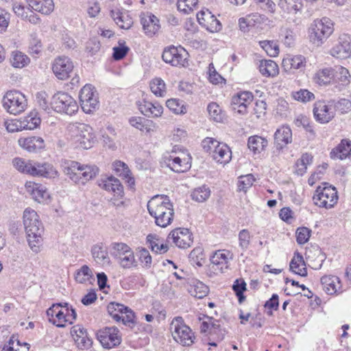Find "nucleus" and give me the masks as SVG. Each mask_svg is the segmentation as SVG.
<instances>
[{
	"label": "nucleus",
	"mask_w": 351,
	"mask_h": 351,
	"mask_svg": "<svg viewBox=\"0 0 351 351\" xmlns=\"http://www.w3.org/2000/svg\"><path fill=\"white\" fill-rule=\"evenodd\" d=\"M23 222L31 249L37 252L42 243L44 227L37 213L31 208L23 211Z\"/></svg>",
	"instance_id": "obj_1"
},
{
	"label": "nucleus",
	"mask_w": 351,
	"mask_h": 351,
	"mask_svg": "<svg viewBox=\"0 0 351 351\" xmlns=\"http://www.w3.org/2000/svg\"><path fill=\"white\" fill-rule=\"evenodd\" d=\"M69 141L72 147L80 149L92 148L96 143L93 129L85 123H75L69 126Z\"/></svg>",
	"instance_id": "obj_2"
},
{
	"label": "nucleus",
	"mask_w": 351,
	"mask_h": 351,
	"mask_svg": "<svg viewBox=\"0 0 351 351\" xmlns=\"http://www.w3.org/2000/svg\"><path fill=\"white\" fill-rule=\"evenodd\" d=\"M49 322L58 328L73 324L77 319V313L67 302L53 304L47 311Z\"/></svg>",
	"instance_id": "obj_3"
},
{
	"label": "nucleus",
	"mask_w": 351,
	"mask_h": 351,
	"mask_svg": "<svg viewBox=\"0 0 351 351\" xmlns=\"http://www.w3.org/2000/svg\"><path fill=\"white\" fill-rule=\"evenodd\" d=\"M334 32L333 22L327 17L313 21L308 27V34L310 43L321 47Z\"/></svg>",
	"instance_id": "obj_4"
},
{
	"label": "nucleus",
	"mask_w": 351,
	"mask_h": 351,
	"mask_svg": "<svg viewBox=\"0 0 351 351\" xmlns=\"http://www.w3.org/2000/svg\"><path fill=\"white\" fill-rule=\"evenodd\" d=\"M191 156L186 150H181L178 152L176 149L171 153L163 155L160 165L166 166L171 171L176 173L187 171L191 167Z\"/></svg>",
	"instance_id": "obj_5"
},
{
	"label": "nucleus",
	"mask_w": 351,
	"mask_h": 351,
	"mask_svg": "<svg viewBox=\"0 0 351 351\" xmlns=\"http://www.w3.org/2000/svg\"><path fill=\"white\" fill-rule=\"evenodd\" d=\"M204 149L218 164L225 165L232 159V151L224 143L219 142L214 138L207 137L202 141Z\"/></svg>",
	"instance_id": "obj_6"
},
{
	"label": "nucleus",
	"mask_w": 351,
	"mask_h": 351,
	"mask_svg": "<svg viewBox=\"0 0 351 351\" xmlns=\"http://www.w3.org/2000/svg\"><path fill=\"white\" fill-rule=\"evenodd\" d=\"M98 171L95 165H84L76 161H69L64 167V173L75 182L84 183L95 177Z\"/></svg>",
	"instance_id": "obj_7"
},
{
	"label": "nucleus",
	"mask_w": 351,
	"mask_h": 351,
	"mask_svg": "<svg viewBox=\"0 0 351 351\" xmlns=\"http://www.w3.org/2000/svg\"><path fill=\"white\" fill-rule=\"evenodd\" d=\"M313 200L314 204L319 208H332L338 201L337 191L335 187L328 183H323L316 189Z\"/></svg>",
	"instance_id": "obj_8"
},
{
	"label": "nucleus",
	"mask_w": 351,
	"mask_h": 351,
	"mask_svg": "<svg viewBox=\"0 0 351 351\" xmlns=\"http://www.w3.org/2000/svg\"><path fill=\"white\" fill-rule=\"evenodd\" d=\"M1 103L4 110L14 115L22 113L27 107L26 96L19 90L8 91L3 97Z\"/></svg>",
	"instance_id": "obj_9"
},
{
	"label": "nucleus",
	"mask_w": 351,
	"mask_h": 351,
	"mask_svg": "<svg viewBox=\"0 0 351 351\" xmlns=\"http://www.w3.org/2000/svg\"><path fill=\"white\" fill-rule=\"evenodd\" d=\"M51 108L58 113L68 115L75 114L79 108L75 99L64 92H58L53 96Z\"/></svg>",
	"instance_id": "obj_10"
},
{
	"label": "nucleus",
	"mask_w": 351,
	"mask_h": 351,
	"mask_svg": "<svg viewBox=\"0 0 351 351\" xmlns=\"http://www.w3.org/2000/svg\"><path fill=\"white\" fill-rule=\"evenodd\" d=\"M171 331L173 339L184 346L193 344L195 339L191 329L186 326L180 317L174 318L171 323Z\"/></svg>",
	"instance_id": "obj_11"
},
{
	"label": "nucleus",
	"mask_w": 351,
	"mask_h": 351,
	"mask_svg": "<svg viewBox=\"0 0 351 351\" xmlns=\"http://www.w3.org/2000/svg\"><path fill=\"white\" fill-rule=\"evenodd\" d=\"M162 60L174 66L188 65V52L181 46H171L165 49L162 55Z\"/></svg>",
	"instance_id": "obj_12"
},
{
	"label": "nucleus",
	"mask_w": 351,
	"mask_h": 351,
	"mask_svg": "<svg viewBox=\"0 0 351 351\" xmlns=\"http://www.w3.org/2000/svg\"><path fill=\"white\" fill-rule=\"evenodd\" d=\"M81 107L85 113H91L98 105V95L95 88L91 84H87L80 92Z\"/></svg>",
	"instance_id": "obj_13"
},
{
	"label": "nucleus",
	"mask_w": 351,
	"mask_h": 351,
	"mask_svg": "<svg viewBox=\"0 0 351 351\" xmlns=\"http://www.w3.org/2000/svg\"><path fill=\"white\" fill-rule=\"evenodd\" d=\"M97 339L106 349H111L119 346L121 342L119 330L115 326H107L97 332Z\"/></svg>",
	"instance_id": "obj_14"
},
{
	"label": "nucleus",
	"mask_w": 351,
	"mask_h": 351,
	"mask_svg": "<svg viewBox=\"0 0 351 351\" xmlns=\"http://www.w3.org/2000/svg\"><path fill=\"white\" fill-rule=\"evenodd\" d=\"M74 68L71 60L66 56L56 58L52 62V71L60 80H66L70 76Z\"/></svg>",
	"instance_id": "obj_15"
},
{
	"label": "nucleus",
	"mask_w": 351,
	"mask_h": 351,
	"mask_svg": "<svg viewBox=\"0 0 351 351\" xmlns=\"http://www.w3.org/2000/svg\"><path fill=\"white\" fill-rule=\"evenodd\" d=\"M329 53L335 58L346 59L351 56V37L346 34H341L337 43L330 49Z\"/></svg>",
	"instance_id": "obj_16"
},
{
	"label": "nucleus",
	"mask_w": 351,
	"mask_h": 351,
	"mask_svg": "<svg viewBox=\"0 0 351 351\" xmlns=\"http://www.w3.org/2000/svg\"><path fill=\"white\" fill-rule=\"evenodd\" d=\"M254 99L253 94L250 91H241L232 96L231 108L237 114L244 115L247 113L248 106Z\"/></svg>",
	"instance_id": "obj_17"
},
{
	"label": "nucleus",
	"mask_w": 351,
	"mask_h": 351,
	"mask_svg": "<svg viewBox=\"0 0 351 351\" xmlns=\"http://www.w3.org/2000/svg\"><path fill=\"white\" fill-rule=\"evenodd\" d=\"M313 114L317 121L327 123L335 117V112L332 104L319 100L314 104Z\"/></svg>",
	"instance_id": "obj_18"
},
{
	"label": "nucleus",
	"mask_w": 351,
	"mask_h": 351,
	"mask_svg": "<svg viewBox=\"0 0 351 351\" xmlns=\"http://www.w3.org/2000/svg\"><path fill=\"white\" fill-rule=\"evenodd\" d=\"M27 193L38 203H47L50 199V195L47 188L40 183L28 181L25 184Z\"/></svg>",
	"instance_id": "obj_19"
},
{
	"label": "nucleus",
	"mask_w": 351,
	"mask_h": 351,
	"mask_svg": "<svg viewBox=\"0 0 351 351\" xmlns=\"http://www.w3.org/2000/svg\"><path fill=\"white\" fill-rule=\"evenodd\" d=\"M197 20L201 26L210 32H219L221 28L219 21L208 9L197 12Z\"/></svg>",
	"instance_id": "obj_20"
},
{
	"label": "nucleus",
	"mask_w": 351,
	"mask_h": 351,
	"mask_svg": "<svg viewBox=\"0 0 351 351\" xmlns=\"http://www.w3.org/2000/svg\"><path fill=\"white\" fill-rule=\"evenodd\" d=\"M173 243L179 248L185 249L191 246L193 243L192 234L187 228H176L172 230L169 237Z\"/></svg>",
	"instance_id": "obj_21"
},
{
	"label": "nucleus",
	"mask_w": 351,
	"mask_h": 351,
	"mask_svg": "<svg viewBox=\"0 0 351 351\" xmlns=\"http://www.w3.org/2000/svg\"><path fill=\"white\" fill-rule=\"evenodd\" d=\"M233 258V254L228 250L215 251L210 256V262L215 270L223 273L228 268L229 262Z\"/></svg>",
	"instance_id": "obj_22"
},
{
	"label": "nucleus",
	"mask_w": 351,
	"mask_h": 351,
	"mask_svg": "<svg viewBox=\"0 0 351 351\" xmlns=\"http://www.w3.org/2000/svg\"><path fill=\"white\" fill-rule=\"evenodd\" d=\"M18 143L21 148L31 153H37L45 147L44 139L37 136L21 137Z\"/></svg>",
	"instance_id": "obj_23"
},
{
	"label": "nucleus",
	"mask_w": 351,
	"mask_h": 351,
	"mask_svg": "<svg viewBox=\"0 0 351 351\" xmlns=\"http://www.w3.org/2000/svg\"><path fill=\"white\" fill-rule=\"evenodd\" d=\"M321 284L324 291L328 295L338 294L343 291L340 279L336 276H324L321 278Z\"/></svg>",
	"instance_id": "obj_24"
},
{
	"label": "nucleus",
	"mask_w": 351,
	"mask_h": 351,
	"mask_svg": "<svg viewBox=\"0 0 351 351\" xmlns=\"http://www.w3.org/2000/svg\"><path fill=\"white\" fill-rule=\"evenodd\" d=\"M32 176L55 178L58 176V172L53 165L49 162H38L35 161Z\"/></svg>",
	"instance_id": "obj_25"
},
{
	"label": "nucleus",
	"mask_w": 351,
	"mask_h": 351,
	"mask_svg": "<svg viewBox=\"0 0 351 351\" xmlns=\"http://www.w3.org/2000/svg\"><path fill=\"white\" fill-rule=\"evenodd\" d=\"M91 254L95 262L99 265L103 267L109 266L111 263L108 253L102 243H98L93 245Z\"/></svg>",
	"instance_id": "obj_26"
},
{
	"label": "nucleus",
	"mask_w": 351,
	"mask_h": 351,
	"mask_svg": "<svg viewBox=\"0 0 351 351\" xmlns=\"http://www.w3.org/2000/svg\"><path fill=\"white\" fill-rule=\"evenodd\" d=\"M313 82L318 86H328L335 79L334 68L327 67L317 70L313 76Z\"/></svg>",
	"instance_id": "obj_27"
},
{
	"label": "nucleus",
	"mask_w": 351,
	"mask_h": 351,
	"mask_svg": "<svg viewBox=\"0 0 351 351\" xmlns=\"http://www.w3.org/2000/svg\"><path fill=\"white\" fill-rule=\"evenodd\" d=\"M292 142V131L289 126H282L274 134V143L278 149H282Z\"/></svg>",
	"instance_id": "obj_28"
},
{
	"label": "nucleus",
	"mask_w": 351,
	"mask_h": 351,
	"mask_svg": "<svg viewBox=\"0 0 351 351\" xmlns=\"http://www.w3.org/2000/svg\"><path fill=\"white\" fill-rule=\"evenodd\" d=\"M278 5L283 16L297 14L301 12L303 7L302 0H279Z\"/></svg>",
	"instance_id": "obj_29"
},
{
	"label": "nucleus",
	"mask_w": 351,
	"mask_h": 351,
	"mask_svg": "<svg viewBox=\"0 0 351 351\" xmlns=\"http://www.w3.org/2000/svg\"><path fill=\"white\" fill-rule=\"evenodd\" d=\"M188 291L192 296L202 299L208 294L209 289L201 281L191 279L189 282Z\"/></svg>",
	"instance_id": "obj_30"
},
{
	"label": "nucleus",
	"mask_w": 351,
	"mask_h": 351,
	"mask_svg": "<svg viewBox=\"0 0 351 351\" xmlns=\"http://www.w3.org/2000/svg\"><path fill=\"white\" fill-rule=\"evenodd\" d=\"M334 70L338 89L341 90L348 86L351 82V75L349 71L342 66H337L334 68Z\"/></svg>",
	"instance_id": "obj_31"
},
{
	"label": "nucleus",
	"mask_w": 351,
	"mask_h": 351,
	"mask_svg": "<svg viewBox=\"0 0 351 351\" xmlns=\"http://www.w3.org/2000/svg\"><path fill=\"white\" fill-rule=\"evenodd\" d=\"M111 16L121 29H129L133 24V20L128 12H121L119 10H112Z\"/></svg>",
	"instance_id": "obj_32"
},
{
	"label": "nucleus",
	"mask_w": 351,
	"mask_h": 351,
	"mask_svg": "<svg viewBox=\"0 0 351 351\" xmlns=\"http://www.w3.org/2000/svg\"><path fill=\"white\" fill-rule=\"evenodd\" d=\"M351 141L343 139L339 145L330 152V157L332 159L343 160L350 155Z\"/></svg>",
	"instance_id": "obj_33"
},
{
	"label": "nucleus",
	"mask_w": 351,
	"mask_h": 351,
	"mask_svg": "<svg viewBox=\"0 0 351 351\" xmlns=\"http://www.w3.org/2000/svg\"><path fill=\"white\" fill-rule=\"evenodd\" d=\"M290 270L295 274L301 276L307 275V269L303 256L298 252H295L290 263Z\"/></svg>",
	"instance_id": "obj_34"
},
{
	"label": "nucleus",
	"mask_w": 351,
	"mask_h": 351,
	"mask_svg": "<svg viewBox=\"0 0 351 351\" xmlns=\"http://www.w3.org/2000/svg\"><path fill=\"white\" fill-rule=\"evenodd\" d=\"M306 58L301 55L287 57L282 60V66L285 69H303L306 66Z\"/></svg>",
	"instance_id": "obj_35"
},
{
	"label": "nucleus",
	"mask_w": 351,
	"mask_h": 351,
	"mask_svg": "<svg viewBox=\"0 0 351 351\" xmlns=\"http://www.w3.org/2000/svg\"><path fill=\"white\" fill-rule=\"evenodd\" d=\"M258 69L260 73L266 77H274L278 74V66L271 60H263L260 61Z\"/></svg>",
	"instance_id": "obj_36"
},
{
	"label": "nucleus",
	"mask_w": 351,
	"mask_h": 351,
	"mask_svg": "<svg viewBox=\"0 0 351 351\" xmlns=\"http://www.w3.org/2000/svg\"><path fill=\"white\" fill-rule=\"evenodd\" d=\"M101 185L105 190L112 191L117 196H123V186L117 178L112 176L107 178L103 180Z\"/></svg>",
	"instance_id": "obj_37"
},
{
	"label": "nucleus",
	"mask_w": 351,
	"mask_h": 351,
	"mask_svg": "<svg viewBox=\"0 0 351 351\" xmlns=\"http://www.w3.org/2000/svg\"><path fill=\"white\" fill-rule=\"evenodd\" d=\"M34 162L35 160L19 157L12 160V165L17 171L30 176H32Z\"/></svg>",
	"instance_id": "obj_38"
},
{
	"label": "nucleus",
	"mask_w": 351,
	"mask_h": 351,
	"mask_svg": "<svg viewBox=\"0 0 351 351\" xmlns=\"http://www.w3.org/2000/svg\"><path fill=\"white\" fill-rule=\"evenodd\" d=\"M21 119L25 130H34L38 128L41 123L38 112L36 110H32L25 117H22Z\"/></svg>",
	"instance_id": "obj_39"
},
{
	"label": "nucleus",
	"mask_w": 351,
	"mask_h": 351,
	"mask_svg": "<svg viewBox=\"0 0 351 351\" xmlns=\"http://www.w3.org/2000/svg\"><path fill=\"white\" fill-rule=\"evenodd\" d=\"M30 6L35 11L45 15L51 14L54 10V3L53 0H34L32 1Z\"/></svg>",
	"instance_id": "obj_40"
},
{
	"label": "nucleus",
	"mask_w": 351,
	"mask_h": 351,
	"mask_svg": "<svg viewBox=\"0 0 351 351\" xmlns=\"http://www.w3.org/2000/svg\"><path fill=\"white\" fill-rule=\"evenodd\" d=\"M247 145L254 154L261 153L267 146V141L265 138L255 135L249 137Z\"/></svg>",
	"instance_id": "obj_41"
},
{
	"label": "nucleus",
	"mask_w": 351,
	"mask_h": 351,
	"mask_svg": "<svg viewBox=\"0 0 351 351\" xmlns=\"http://www.w3.org/2000/svg\"><path fill=\"white\" fill-rule=\"evenodd\" d=\"M75 279L81 284L90 283L94 279L92 269L88 265H84L75 271Z\"/></svg>",
	"instance_id": "obj_42"
},
{
	"label": "nucleus",
	"mask_w": 351,
	"mask_h": 351,
	"mask_svg": "<svg viewBox=\"0 0 351 351\" xmlns=\"http://www.w3.org/2000/svg\"><path fill=\"white\" fill-rule=\"evenodd\" d=\"M130 123L145 133H150L154 126L152 120L143 117H132L130 119Z\"/></svg>",
	"instance_id": "obj_43"
},
{
	"label": "nucleus",
	"mask_w": 351,
	"mask_h": 351,
	"mask_svg": "<svg viewBox=\"0 0 351 351\" xmlns=\"http://www.w3.org/2000/svg\"><path fill=\"white\" fill-rule=\"evenodd\" d=\"M140 18L145 34L149 37H152L154 35V15L151 12H143Z\"/></svg>",
	"instance_id": "obj_44"
},
{
	"label": "nucleus",
	"mask_w": 351,
	"mask_h": 351,
	"mask_svg": "<svg viewBox=\"0 0 351 351\" xmlns=\"http://www.w3.org/2000/svg\"><path fill=\"white\" fill-rule=\"evenodd\" d=\"M132 250L131 247L125 243L113 242L110 244V251L112 256L118 261Z\"/></svg>",
	"instance_id": "obj_45"
},
{
	"label": "nucleus",
	"mask_w": 351,
	"mask_h": 351,
	"mask_svg": "<svg viewBox=\"0 0 351 351\" xmlns=\"http://www.w3.org/2000/svg\"><path fill=\"white\" fill-rule=\"evenodd\" d=\"M313 161V156L307 153L303 154L295 165V173L298 176H303L307 170L308 165Z\"/></svg>",
	"instance_id": "obj_46"
},
{
	"label": "nucleus",
	"mask_w": 351,
	"mask_h": 351,
	"mask_svg": "<svg viewBox=\"0 0 351 351\" xmlns=\"http://www.w3.org/2000/svg\"><path fill=\"white\" fill-rule=\"evenodd\" d=\"M10 62L14 67L21 69L28 65L30 60L25 53L16 51L12 52Z\"/></svg>",
	"instance_id": "obj_47"
},
{
	"label": "nucleus",
	"mask_w": 351,
	"mask_h": 351,
	"mask_svg": "<svg viewBox=\"0 0 351 351\" xmlns=\"http://www.w3.org/2000/svg\"><path fill=\"white\" fill-rule=\"evenodd\" d=\"M167 211L165 213L158 210V213H155V223L161 228L167 227L173 220L174 213H170L169 210H167Z\"/></svg>",
	"instance_id": "obj_48"
},
{
	"label": "nucleus",
	"mask_w": 351,
	"mask_h": 351,
	"mask_svg": "<svg viewBox=\"0 0 351 351\" xmlns=\"http://www.w3.org/2000/svg\"><path fill=\"white\" fill-rule=\"evenodd\" d=\"M291 95L293 99L302 103H307L313 101L315 98L314 93L307 89L303 88L293 91Z\"/></svg>",
	"instance_id": "obj_49"
},
{
	"label": "nucleus",
	"mask_w": 351,
	"mask_h": 351,
	"mask_svg": "<svg viewBox=\"0 0 351 351\" xmlns=\"http://www.w3.org/2000/svg\"><path fill=\"white\" fill-rule=\"evenodd\" d=\"M190 262L193 265L201 267L205 261L204 250L201 247L194 248L189 254Z\"/></svg>",
	"instance_id": "obj_50"
},
{
	"label": "nucleus",
	"mask_w": 351,
	"mask_h": 351,
	"mask_svg": "<svg viewBox=\"0 0 351 351\" xmlns=\"http://www.w3.org/2000/svg\"><path fill=\"white\" fill-rule=\"evenodd\" d=\"M36 101L41 109L50 112L52 109L51 101H49V95L45 91H40L36 94Z\"/></svg>",
	"instance_id": "obj_51"
},
{
	"label": "nucleus",
	"mask_w": 351,
	"mask_h": 351,
	"mask_svg": "<svg viewBox=\"0 0 351 351\" xmlns=\"http://www.w3.org/2000/svg\"><path fill=\"white\" fill-rule=\"evenodd\" d=\"M210 195V190L209 187L204 185L199 186L193 191L191 197L193 200L198 202L206 201Z\"/></svg>",
	"instance_id": "obj_52"
},
{
	"label": "nucleus",
	"mask_w": 351,
	"mask_h": 351,
	"mask_svg": "<svg viewBox=\"0 0 351 351\" xmlns=\"http://www.w3.org/2000/svg\"><path fill=\"white\" fill-rule=\"evenodd\" d=\"M208 113L211 119L217 122H221L223 119V111L218 104L211 102L207 106Z\"/></svg>",
	"instance_id": "obj_53"
},
{
	"label": "nucleus",
	"mask_w": 351,
	"mask_h": 351,
	"mask_svg": "<svg viewBox=\"0 0 351 351\" xmlns=\"http://www.w3.org/2000/svg\"><path fill=\"white\" fill-rule=\"evenodd\" d=\"M259 45L271 57H276L279 53L278 45L273 40L260 41Z\"/></svg>",
	"instance_id": "obj_54"
},
{
	"label": "nucleus",
	"mask_w": 351,
	"mask_h": 351,
	"mask_svg": "<svg viewBox=\"0 0 351 351\" xmlns=\"http://www.w3.org/2000/svg\"><path fill=\"white\" fill-rule=\"evenodd\" d=\"M29 344H21L19 341L12 337L3 346L2 351H29Z\"/></svg>",
	"instance_id": "obj_55"
},
{
	"label": "nucleus",
	"mask_w": 351,
	"mask_h": 351,
	"mask_svg": "<svg viewBox=\"0 0 351 351\" xmlns=\"http://www.w3.org/2000/svg\"><path fill=\"white\" fill-rule=\"evenodd\" d=\"M167 107L175 114H185L186 108L182 101L176 99H168L166 102Z\"/></svg>",
	"instance_id": "obj_56"
},
{
	"label": "nucleus",
	"mask_w": 351,
	"mask_h": 351,
	"mask_svg": "<svg viewBox=\"0 0 351 351\" xmlns=\"http://www.w3.org/2000/svg\"><path fill=\"white\" fill-rule=\"evenodd\" d=\"M178 10L184 14L192 12L197 6L198 0H176Z\"/></svg>",
	"instance_id": "obj_57"
},
{
	"label": "nucleus",
	"mask_w": 351,
	"mask_h": 351,
	"mask_svg": "<svg viewBox=\"0 0 351 351\" xmlns=\"http://www.w3.org/2000/svg\"><path fill=\"white\" fill-rule=\"evenodd\" d=\"M118 262L120 266L124 269H130L136 266V261L132 250L121 257Z\"/></svg>",
	"instance_id": "obj_58"
},
{
	"label": "nucleus",
	"mask_w": 351,
	"mask_h": 351,
	"mask_svg": "<svg viewBox=\"0 0 351 351\" xmlns=\"http://www.w3.org/2000/svg\"><path fill=\"white\" fill-rule=\"evenodd\" d=\"M125 306L115 302H111L108 306V312L117 322L120 321V315L124 311Z\"/></svg>",
	"instance_id": "obj_59"
},
{
	"label": "nucleus",
	"mask_w": 351,
	"mask_h": 351,
	"mask_svg": "<svg viewBox=\"0 0 351 351\" xmlns=\"http://www.w3.org/2000/svg\"><path fill=\"white\" fill-rule=\"evenodd\" d=\"M255 181V178L252 174H247L239 177L238 182V188L239 191H246L250 188Z\"/></svg>",
	"instance_id": "obj_60"
},
{
	"label": "nucleus",
	"mask_w": 351,
	"mask_h": 351,
	"mask_svg": "<svg viewBox=\"0 0 351 351\" xmlns=\"http://www.w3.org/2000/svg\"><path fill=\"white\" fill-rule=\"evenodd\" d=\"M232 289L238 297L239 302L241 303L245 300L243 292L246 290V283L243 279H237L234 281Z\"/></svg>",
	"instance_id": "obj_61"
},
{
	"label": "nucleus",
	"mask_w": 351,
	"mask_h": 351,
	"mask_svg": "<svg viewBox=\"0 0 351 351\" xmlns=\"http://www.w3.org/2000/svg\"><path fill=\"white\" fill-rule=\"evenodd\" d=\"M5 125L7 131L12 133L25 130L21 118L8 120L5 123Z\"/></svg>",
	"instance_id": "obj_62"
},
{
	"label": "nucleus",
	"mask_w": 351,
	"mask_h": 351,
	"mask_svg": "<svg viewBox=\"0 0 351 351\" xmlns=\"http://www.w3.org/2000/svg\"><path fill=\"white\" fill-rule=\"evenodd\" d=\"M238 237L239 247L243 251H245L250 244L251 235L250 232L246 229L241 230L239 232Z\"/></svg>",
	"instance_id": "obj_63"
},
{
	"label": "nucleus",
	"mask_w": 351,
	"mask_h": 351,
	"mask_svg": "<svg viewBox=\"0 0 351 351\" xmlns=\"http://www.w3.org/2000/svg\"><path fill=\"white\" fill-rule=\"evenodd\" d=\"M112 169L119 177H123L124 175H128L130 169L126 163L121 160H117L112 163Z\"/></svg>",
	"instance_id": "obj_64"
}]
</instances>
